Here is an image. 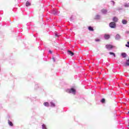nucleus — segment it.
<instances>
[{
    "label": "nucleus",
    "instance_id": "obj_1",
    "mask_svg": "<svg viewBox=\"0 0 129 129\" xmlns=\"http://www.w3.org/2000/svg\"><path fill=\"white\" fill-rule=\"evenodd\" d=\"M109 26L111 29H115L116 28V24L114 22H111L109 23Z\"/></svg>",
    "mask_w": 129,
    "mask_h": 129
},
{
    "label": "nucleus",
    "instance_id": "obj_2",
    "mask_svg": "<svg viewBox=\"0 0 129 129\" xmlns=\"http://www.w3.org/2000/svg\"><path fill=\"white\" fill-rule=\"evenodd\" d=\"M59 11H58L56 9H53L51 11V13L52 15H54V16H58L59 15Z\"/></svg>",
    "mask_w": 129,
    "mask_h": 129
},
{
    "label": "nucleus",
    "instance_id": "obj_3",
    "mask_svg": "<svg viewBox=\"0 0 129 129\" xmlns=\"http://www.w3.org/2000/svg\"><path fill=\"white\" fill-rule=\"evenodd\" d=\"M101 19V16L100 15L97 14L94 17V20L96 21H99Z\"/></svg>",
    "mask_w": 129,
    "mask_h": 129
},
{
    "label": "nucleus",
    "instance_id": "obj_4",
    "mask_svg": "<svg viewBox=\"0 0 129 129\" xmlns=\"http://www.w3.org/2000/svg\"><path fill=\"white\" fill-rule=\"evenodd\" d=\"M106 49H113L114 48H115V46L112 45H111V44H107L106 45Z\"/></svg>",
    "mask_w": 129,
    "mask_h": 129
},
{
    "label": "nucleus",
    "instance_id": "obj_5",
    "mask_svg": "<svg viewBox=\"0 0 129 129\" xmlns=\"http://www.w3.org/2000/svg\"><path fill=\"white\" fill-rule=\"evenodd\" d=\"M68 54L69 55H70V56H74L75 53L74 52V51H72L70 50H68Z\"/></svg>",
    "mask_w": 129,
    "mask_h": 129
},
{
    "label": "nucleus",
    "instance_id": "obj_6",
    "mask_svg": "<svg viewBox=\"0 0 129 129\" xmlns=\"http://www.w3.org/2000/svg\"><path fill=\"white\" fill-rule=\"evenodd\" d=\"M76 92V90L73 88H71L70 90H69V93H73V94H75V93Z\"/></svg>",
    "mask_w": 129,
    "mask_h": 129
},
{
    "label": "nucleus",
    "instance_id": "obj_7",
    "mask_svg": "<svg viewBox=\"0 0 129 129\" xmlns=\"http://www.w3.org/2000/svg\"><path fill=\"white\" fill-rule=\"evenodd\" d=\"M121 38V37L119 34H116V36H115V40H120Z\"/></svg>",
    "mask_w": 129,
    "mask_h": 129
},
{
    "label": "nucleus",
    "instance_id": "obj_8",
    "mask_svg": "<svg viewBox=\"0 0 129 129\" xmlns=\"http://www.w3.org/2000/svg\"><path fill=\"white\" fill-rule=\"evenodd\" d=\"M104 38L105 40H108V39L110 38V36L108 34H105L104 36Z\"/></svg>",
    "mask_w": 129,
    "mask_h": 129
},
{
    "label": "nucleus",
    "instance_id": "obj_9",
    "mask_svg": "<svg viewBox=\"0 0 129 129\" xmlns=\"http://www.w3.org/2000/svg\"><path fill=\"white\" fill-rule=\"evenodd\" d=\"M112 21L114 22V23H116L118 22V19L116 17H114L113 18Z\"/></svg>",
    "mask_w": 129,
    "mask_h": 129
},
{
    "label": "nucleus",
    "instance_id": "obj_10",
    "mask_svg": "<svg viewBox=\"0 0 129 129\" xmlns=\"http://www.w3.org/2000/svg\"><path fill=\"white\" fill-rule=\"evenodd\" d=\"M122 24H123V25H126V24H127V21H126V20L123 19L122 20Z\"/></svg>",
    "mask_w": 129,
    "mask_h": 129
},
{
    "label": "nucleus",
    "instance_id": "obj_11",
    "mask_svg": "<svg viewBox=\"0 0 129 129\" xmlns=\"http://www.w3.org/2000/svg\"><path fill=\"white\" fill-rule=\"evenodd\" d=\"M88 30L89 31H91V32H93L94 31V29H93V27L91 26L88 27Z\"/></svg>",
    "mask_w": 129,
    "mask_h": 129
},
{
    "label": "nucleus",
    "instance_id": "obj_12",
    "mask_svg": "<svg viewBox=\"0 0 129 129\" xmlns=\"http://www.w3.org/2000/svg\"><path fill=\"white\" fill-rule=\"evenodd\" d=\"M101 12H102V14H103L104 15H105L107 13V10H106L105 9H103V10H102Z\"/></svg>",
    "mask_w": 129,
    "mask_h": 129
},
{
    "label": "nucleus",
    "instance_id": "obj_13",
    "mask_svg": "<svg viewBox=\"0 0 129 129\" xmlns=\"http://www.w3.org/2000/svg\"><path fill=\"white\" fill-rule=\"evenodd\" d=\"M121 55L123 58H125V57H126V53H125V52L122 53Z\"/></svg>",
    "mask_w": 129,
    "mask_h": 129
},
{
    "label": "nucleus",
    "instance_id": "obj_14",
    "mask_svg": "<svg viewBox=\"0 0 129 129\" xmlns=\"http://www.w3.org/2000/svg\"><path fill=\"white\" fill-rule=\"evenodd\" d=\"M124 8H129V3L124 4Z\"/></svg>",
    "mask_w": 129,
    "mask_h": 129
},
{
    "label": "nucleus",
    "instance_id": "obj_15",
    "mask_svg": "<svg viewBox=\"0 0 129 129\" xmlns=\"http://www.w3.org/2000/svg\"><path fill=\"white\" fill-rule=\"evenodd\" d=\"M29 6H31V3L29 2V1H27L26 3V7H29Z\"/></svg>",
    "mask_w": 129,
    "mask_h": 129
},
{
    "label": "nucleus",
    "instance_id": "obj_16",
    "mask_svg": "<svg viewBox=\"0 0 129 129\" xmlns=\"http://www.w3.org/2000/svg\"><path fill=\"white\" fill-rule=\"evenodd\" d=\"M43 105H44V106H49V102H45L43 103Z\"/></svg>",
    "mask_w": 129,
    "mask_h": 129
},
{
    "label": "nucleus",
    "instance_id": "obj_17",
    "mask_svg": "<svg viewBox=\"0 0 129 129\" xmlns=\"http://www.w3.org/2000/svg\"><path fill=\"white\" fill-rule=\"evenodd\" d=\"M8 123L9 125H11V126H13V122H12V121H10V120H8Z\"/></svg>",
    "mask_w": 129,
    "mask_h": 129
},
{
    "label": "nucleus",
    "instance_id": "obj_18",
    "mask_svg": "<svg viewBox=\"0 0 129 129\" xmlns=\"http://www.w3.org/2000/svg\"><path fill=\"white\" fill-rule=\"evenodd\" d=\"M42 129H47V127L46 126V125L45 124H42Z\"/></svg>",
    "mask_w": 129,
    "mask_h": 129
},
{
    "label": "nucleus",
    "instance_id": "obj_19",
    "mask_svg": "<svg viewBox=\"0 0 129 129\" xmlns=\"http://www.w3.org/2000/svg\"><path fill=\"white\" fill-rule=\"evenodd\" d=\"M51 106H52L53 107H55V104L53 103L52 102H50Z\"/></svg>",
    "mask_w": 129,
    "mask_h": 129
},
{
    "label": "nucleus",
    "instance_id": "obj_20",
    "mask_svg": "<svg viewBox=\"0 0 129 129\" xmlns=\"http://www.w3.org/2000/svg\"><path fill=\"white\" fill-rule=\"evenodd\" d=\"M59 36H61V35L58 34L57 33H55V36L57 38H59Z\"/></svg>",
    "mask_w": 129,
    "mask_h": 129
},
{
    "label": "nucleus",
    "instance_id": "obj_21",
    "mask_svg": "<svg viewBox=\"0 0 129 129\" xmlns=\"http://www.w3.org/2000/svg\"><path fill=\"white\" fill-rule=\"evenodd\" d=\"M109 54L110 55H112L114 57H115V54L114 53L110 52H109Z\"/></svg>",
    "mask_w": 129,
    "mask_h": 129
},
{
    "label": "nucleus",
    "instance_id": "obj_22",
    "mask_svg": "<svg viewBox=\"0 0 129 129\" xmlns=\"http://www.w3.org/2000/svg\"><path fill=\"white\" fill-rule=\"evenodd\" d=\"M126 66H129V58L128 60H127L126 62Z\"/></svg>",
    "mask_w": 129,
    "mask_h": 129
},
{
    "label": "nucleus",
    "instance_id": "obj_23",
    "mask_svg": "<svg viewBox=\"0 0 129 129\" xmlns=\"http://www.w3.org/2000/svg\"><path fill=\"white\" fill-rule=\"evenodd\" d=\"M101 101L102 103H104L105 102V99H102Z\"/></svg>",
    "mask_w": 129,
    "mask_h": 129
},
{
    "label": "nucleus",
    "instance_id": "obj_24",
    "mask_svg": "<svg viewBox=\"0 0 129 129\" xmlns=\"http://www.w3.org/2000/svg\"><path fill=\"white\" fill-rule=\"evenodd\" d=\"M111 2L112 3L113 6L115 5V2H114V1H111Z\"/></svg>",
    "mask_w": 129,
    "mask_h": 129
},
{
    "label": "nucleus",
    "instance_id": "obj_25",
    "mask_svg": "<svg viewBox=\"0 0 129 129\" xmlns=\"http://www.w3.org/2000/svg\"><path fill=\"white\" fill-rule=\"evenodd\" d=\"M95 41H96V42H100V39H95Z\"/></svg>",
    "mask_w": 129,
    "mask_h": 129
},
{
    "label": "nucleus",
    "instance_id": "obj_26",
    "mask_svg": "<svg viewBox=\"0 0 129 129\" xmlns=\"http://www.w3.org/2000/svg\"><path fill=\"white\" fill-rule=\"evenodd\" d=\"M125 34H129V31H126L125 32Z\"/></svg>",
    "mask_w": 129,
    "mask_h": 129
},
{
    "label": "nucleus",
    "instance_id": "obj_27",
    "mask_svg": "<svg viewBox=\"0 0 129 129\" xmlns=\"http://www.w3.org/2000/svg\"><path fill=\"white\" fill-rule=\"evenodd\" d=\"M49 53H50V54H52V50H49Z\"/></svg>",
    "mask_w": 129,
    "mask_h": 129
},
{
    "label": "nucleus",
    "instance_id": "obj_28",
    "mask_svg": "<svg viewBox=\"0 0 129 129\" xmlns=\"http://www.w3.org/2000/svg\"><path fill=\"white\" fill-rule=\"evenodd\" d=\"M125 46H126V47H128V48H129V45H127V44H126V45H125Z\"/></svg>",
    "mask_w": 129,
    "mask_h": 129
},
{
    "label": "nucleus",
    "instance_id": "obj_29",
    "mask_svg": "<svg viewBox=\"0 0 129 129\" xmlns=\"http://www.w3.org/2000/svg\"><path fill=\"white\" fill-rule=\"evenodd\" d=\"M127 45H128V46H129V41H128L127 42Z\"/></svg>",
    "mask_w": 129,
    "mask_h": 129
},
{
    "label": "nucleus",
    "instance_id": "obj_30",
    "mask_svg": "<svg viewBox=\"0 0 129 129\" xmlns=\"http://www.w3.org/2000/svg\"><path fill=\"white\" fill-rule=\"evenodd\" d=\"M118 11H120V10H121V8H118Z\"/></svg>",
    "mask_w": 129,
    "mask_h": 129
},
{
    "label": "nucleus",
    "instance_id": "obj_31",
    "mask_svg": "<svg viewBox=\"0 0 129 129\" xmlns=\"http://www.w3.org/2000/svg\"><path fill=\"white\" fill-rule=\"evenodd\" d=\"M71 20H72V17H71Z\"/></svg>",
    "mask_w": 129,
    "mask_h": 129
},
{
    "label": "nucleus",
    "instance_id": "obj_32",
    "mask_svg": "<svg viewBox=\"0 0 129 129\" xmlns=\"http://www.w3.org/2000/svg\"><path fill=\"white\" fill-rule=\"evenodd\" d=\"M125 85H127V84H125Z\"/></svg>",
    "mask_w": 129,
    "mask_h": 129
}]
</instances>
